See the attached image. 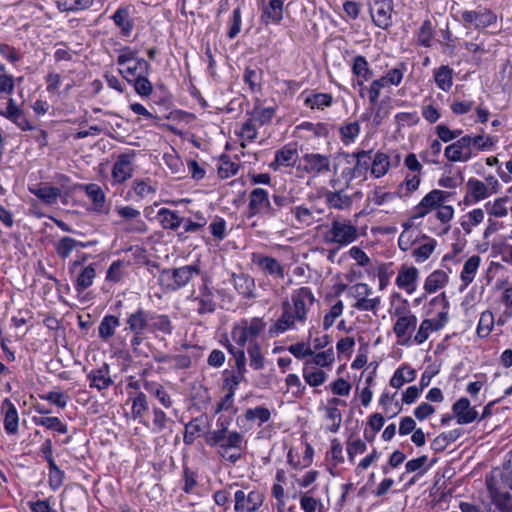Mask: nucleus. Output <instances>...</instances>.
I'll list each match as a JSON object with an SVG mask.
<instances>
[{"instance_id": "052dcab7", "label": "nucleus", "mask_w": 512, "mask_h": 512, "mask_svg": "<svg viewBox=\"0 0 512 512\" xmlns=\"http://www.w3.org/2000/svg\"><path fill=\"white\" fill-rule=\"evenodd\" d=\"M460 435L461 432L457 429L440 434L433 440L431 447L435 451H443L450 443L456 441Z\"/></svg>"}, {"instance_id": "2f4dec72", "label": "nucleus", "mask_w": 512, "mask_h": 512, "mask_svg": "<svg viewBox=\"0 0 512 512\" xmlns=\"http://www.w3.org/2000/svg\"><path fill=\"white\" fill-rule=\"evenodd\" d=\"M96 277L95 264L91 263L87 266L81 267L77 274L74 282V288L78 293L84 292L90 286H92Z\"/></svg>"}, {"instance_id": "72a5a7b5", "label": "nucleus", "mask_w": 512, "mask_h": 512, "mask_svg": "<svg viewBox=\"0 0 512 512\" xmlns=\"http://www.w3.org/2000/svg\"><path fill=\"white\" fill-rule=\"evenodd\" d=\"M489 489L492 502L503 512L512 509V496L507 491H502L500 488L495 487L489 480L486 481Z\"/></svg>"}, {"instance_id": "6e6d98bb", "label": "nucleus", "mask_w": 512, "mask_h": 512, "mask_svg": "<svg viewBox=\"0 0 512 512\" xmlns=\"http://www.w3.org/2000/svg\"><path fill=\"white\" fill-rule=\"evenodd\" d=\"M340 138L345 145L355 142L360 133V125L357 121L343 124L340 129Z\"/></svg>"}, {"instance_id": "864d4df0", "label": "nucleus", "mask_w": 512, "mask_h": 512, "mask_svg": "<svg viewBox=\"0 0 512 512\" xmlns=\"http://www.w3.org/2000/svg\"><path fill=\"white\" fill-rule=\"evenodd\" d=\"M507 197H500L485 204V210L490 217L504 218L508 215Z\"/></svg>"}, {"instance_id": "603ef678", "label": "nucleus", "mask_w": 512, "mask_h": 512, "mask_svg": "<svg viewBox=\"0 0 512 512\" xmlns=\"http://www.w3.org/2000/svg\"><path fill=\"white\" fill-rule=\"evenodd\" d=\"M302 373L305 382L311 387H318L327 379L326 372L319 368L303 365Z\"/></svg>"}, {"instance_id": "aec40b11", "label": "nucleus", "mask_w": 512, "mask_h": 512, "mask_svg": "<svg viewBox=\"0 0 512 512\" xmlns=\"http://www.w3.org/2000/svg\"><path fill=\"white\" fill-rule=\"evenodd\" d=\"M283 0H270L261 10L260 21L263 25L280 24L283 19Z\"/></svg>"}, {"instance_id": "f257e3e1", "label": "nucleus", "mask_w": 512, "mask_h": 512, "mask_svg": "<svg viewBox=\"0 0 512 512\" xmlns=\"http://www.w3.org/2000/svg\"><path fill=\"white\" fill-rule=\"evenodd\" d=\"M315 296L309 287L303 286L292 291L291 299L282 302V314L269 328L270 336H277L295 328L296 324H304Z\"/></svg>"}, {"instance_id": "1a4fd4ad", "label": "nucleus", "mask_w": 512, "mask_h": 512, "mask_svg": "<svg viewBox=\"0 0 512 512\" xmlns=\"http://www.w3.org/2000/svg\"><path fill=\"white\" fill-rule=\"evenodd\" d=\"M262 215L266 217H275L277 208H275L269 199V193L263 188H255L249 194L248 216Z\"/></svg>"}, {"instance_id": "6ab92c4d", "label": "nucleus", "mask_w": 512, "mask_h": 512, "mask_svg": "<svg viewBox=\"0 0 512 512\" xmlns=\"http://www.w3.org/2000/svg\"><path fill=\"white\" fill-rule=\"evenodd\" d=\"M371 152V150H359L351 154H346V161L349 165H352L354 175L358 178H365L371 164Z\"/></svg>"}, {"instance_id": "cd10ccee", "label": "nucleus", "mask_w": 512, "mask_h": 512, "mask_svg": "<svg viewBox=\"0 0 512 512\" xmlns=\"http://www.w3.org/2000/svg\"><path fill=\"white\" fill-rule=\"evenodd\" d=\"M173 329L172 321L168 315L150 311L149 333L160 332L164 335H171Z\"/></svg>"}, {"instance_id": "20e7f679", "label": "nucleus", "mask_w": 512, "mask_h": 512, "mask_svg": "<svg viewBox=\"0 0 512 512\" xmlns=\"http://www.w3.org/2000/svg\"><path fill=\"white\" fill-rule=\"evenodd\" d=\"M200 274L198 265H184L177 268L163 269L159 274V284L165 292H175L185 287L195 276Z\"/></svg>"}, {"instance_id": "9d476101", "label": "nucleus", "mask_w": 512, "mask_h": 512, "mask_svg": "<svg viewBox=\"0 0 512 512\" xmlns=\"http://www.w3.org/2000/svg\"><path fill=\"white\" fill-rule=\"evenodd\" d=\"M460 14L466 28L484 30L497 22V15L486 7H479L477 10H463Z\"/></svg>"}, {"instance_id": "c9c22d12", "label": "nucleus", "mask_w": 512, "mask_h": 512, "mask_svg": "<svg viewBox=\"0 0 512 512\" xmlns=\"http://www.w3.org/2000/svg\"><path fill=\"white\" fill-rule=\"evenodd\" d=\"M480 262V256L473 255L464 263L463 269L460 274V279L462 282L461 290L466 288L474 281V278L480 266Z\"/></svg>"}, {"instance_id": "c03bdc74", "label": "nucleus", "mask_w": 512, "mask_h": 512, "mask_svg": "<svg viewBox=\"0 0 512 512\" xmlns=\"http://www.w3.org/2000/svg\"><path fill=\"white\" fill-rule=\"evenodd\" d=\"M370 169L375 178L384 176L390 169L389 156L383 152H377L373 158L371 157Z\"/></svg>"}, {"instance_id": "f3484780", "label": "nucleus", "mask_w": 512, "mask_h": 512, "mask_svg": "<svg viewBox=\"0 0 512 512\" xmlns=\"http://www.w3.org/2000/svg\"><path fill=\"white\" fill-rule=\"evenodd\" d=\"M134 156V153H123L118 156L112 169V177L116 183H123L132 176Z\"/></svg>"}, {"instance_id": "a878e982", "label": "nucleus", "mask_w": 512, "mask_h": 512, "mask_svg": "<svg viewBox=\"0 0 512 512\" xmlns=\"http://www.w3.org/2000/svg\"><path fill=\"white\" fill-rule=\"evenodd\" d=\"M466 203H477L491 196L488 186L481 180L470 178L466 183Z\"/></svg>"}, {"instance_id": "2eb2a0df", "label": "nucleus", "mask_w": 512, "mask_h": 512, "mask_svg": "<svg viewBox=\"0 0 512 512\" xmlns=\"http://www.w3.org/2000/svg\"><path fill=\"white\" fill-rule=\"evenodd\" d=\"M416 325V316L401 317L396 320L393 331L400 345L409 346L412 343L411 334L415 330Z\"/></svg>"}, {"instance_id": "a211bd4d", "label": "nucleus", "mask_w": 512, "mask_h": 512, "mask_svg": "<svg viewBox=\"0 0 512 512\" xmlns=\"http://www.w3.org/2000/svg\"><path fill=\"white\" fill-rule=\"evenodd\" d=\"M444 155L451 162H467L474 156L464 137L448 145L444 150Z\"/></svg>"}, {"instance_id": "9b49d317", "label": "nucleus", "mask_w": 512, "mask_h": 512, "mask_svg": "<svg viewBox=\"0 0 512 512\" xmlns=\"http://www.w3.org/2000/svg\"><path fill=\"white\" fill-rule=\"evenodd\" d=\"M265 495L262 491L253 489L248 492L237 490L234 493L235 512H257L262 508Z\"/></svg>"}, {"instance_id": "680f3d73", "label": "nucleus", "mask_w": 512, "mask_h": 512, "mask_svg": "<svg viewBox=\"0 0 512 512\" xmlns=\"http://www.w3.org/2000/svg\"><path fill=\"white\" fill-rule=\"evenodd\" d=\"M494 323V315L491 311L482 312L477 326V335L481 338L487 337L492 331Z\"/></svg>"}, {"instance_id": "bf43d9fd", "label": "nucleus", "mask_w": 512, "mask_h": 512, "mask_svg": "<svg viewBox=\"0 0 512 512\" xmlns=\"http://www.w3.org/2000/svg\"><path fill=\"white\" fill-rule=\"evenodd\" d=\"M93 0H57V7L60 11H80L90 8Z\"/></svg>"}, {"instance_id": "09e8293b", "label": "nucleus", "mask_w": 512, "mask_h": 512, "mask_svg": "<svg viewBox=\"0 0 512 512\" xmlns=\"http://www.w3.org/2000/svg\"><path fill=\"white\" fill-rule=\"evenodd\" d=\"M441 328V325L438 321L434 319H424L417 330L412 342L420 345L424 343L430 336V333L433 331H437Z\"/></svg>"}, {"instance_id": "4c0bfd02", "label": "nucleus", "mask_w": 512, "mask_h": 512, "mask_svg": "<svg viewBox=\"0 0 512 512\" xmlns=\"http://www.w3.org/2000/svg\"><path fill=\"white\" fill-rule=\"evenodd\" d=\"M5 409L4 428L8 434H15L18 430V412L15 405L9 400L5 399L2 403Z\"/></svg>"}, {"instance_id": "423d86ee", "label": "nucleus", "mask_w": 512, "mask_h": 512, "mask_svg": "<svg viewBox=\"0 0 512 512\" xmlns=\"http://www.w3.org/2000/svg\"><path fill=\"white\" fill-rule=\"evenodd\" d=\"M115 212L119 216L116 223L124 233L143 235L148 232L149 227L138 209L130 205L116 206Z\"/></svg>"}, {"instance_id": "8fccbe9b", "label": "nucleus", "mask_w": 512, "mask_h": 512, "mask_svg": "<svg viewBox=\"0 0 512 512\" xmlns=\"http://www.w3.org/2000/svg\"><path fill=\"white\" fill-rule=\"evenodd\" d=\"M252 121L259 126L269 124L275 116L274 107H264L260 104L254 106L253 110L248 113Z\"/></svg>"}, {"instance_id": "4468645a", "label": "nucleus", "mask_w": 512, "mask_h": 512, "mask_svg": "<svg viewBox=\"0 0 512 512\" xmlns=\"http://www.w3.org/2000/svg\"><path fill=\"white\" fill-rule=\"evenodd\" d=\"M150 311L141 307L129 313L125 320V330L131 334H146L149 332Z\"/></svg>"}, {"instance_id": "79ce46f5", "label": "nucleus", "mask_w": 512, "mask_h": 512, "mask_svg": "<svg viewBox=\"0 0 512 512\" xmlns=\"http://www.w3.org/2000/svg\"><path fill=\"white\" fill-rule=\"evenodd\" d=\"M84 190L93 203V209L96 212H104L106 196L103 189L94 183L84 186Z\"/></svg>"}, {"instance_id": "e433bc0d", "label": "nucleus", "mask_w": 512, "mask_h": 512, "mask_svg": "<svg viewBox=\"0 0 512 512\" xmlns=\"http://www.w3.org/2000/svg\"><path fill=\"white\" fill-rule=\"evenodd\" d=\"M416 378V370L408 365H401L396 369L390 379V386L395 389H400L405 383H410Z\"/></svg>"}, {"instance_id": "f8f14e48", "label": "nucleus", "mask_w": 512, "mask_h": 512, "mask_svg": "<svg viewBox=\"0 0 512 512\" xmlns=\"http://www.w3.org/2000/svg\"><path fill=\"white\" fill-rule=\"evenodd\" d=\"M251 261L265 275L283 279L285 266L276 258L262 253H252Z\"/></svg>"}, {"instance_id": "a19ab883", "label": "nucleus", "mask_w": 512, "mask_h": 512, "mask_svg": "<svg viewBox=\"0 0 512 512\" xmlns=\"http://www.w3.org/2000/svg\"><path fill=\"white\" fill-rule=\"evenodd\" d=\"M433 76L439 89L448 92L453 85V69L448 65H441L434 69Z\"/></svg>"}, {"instance_id": "f03ea898", "label": "nucleus", "mask_w": 512, "mask_h": 512, "mask_svg": "<svg viewBox=\"0 0 512 512\" xmlns=\"http://www.w3.org/2000/svg\"><path fill=\"white\" fill-rule=\"evenodd\" d=\"M451 195L452 193L440 189L430 191L413 208L412 218H424L435 211L434 217L440 222V226L432 227L430 230L437 236L447 234L450 230V221L455 213L453 206L446 204Z\"/></svg>"}, {"instance_id": "5fc2aeb1", "label": "nucleus", "mask_w": 512, "mask_h": 512, "mask_svg": "<svg viewBox=\"0 0 512 512\" xmlns=\"http://www.w3.org/2000/svg\"><path fill=\"white\" fill-rule=\"evenodd\" d=\"M421 183L420 173H407L404 181L399 186V194L402 197H408L418 190Z\"/></svg>"}, {"instance_id": "4d7b16f0", "label": "nucleus", "mask_w": 512, "mask_h": 512, "mask_svg": "<svg viewBox=\"0 0 512 512\" xmlns=\"http://www.w3.org/2000/svg\"><path fill=\"white\" fill-rule=\"evenodd\" d=\"M464 139H467V145L469 146V148L472 150V148H476L480 151H488L490 150L494 144H495V141L493 139V137L491 136H483L481 134L479 135H465L463 136Z\"/></svg>"}, {"instance_id": "de8ad7c7", "label": "nucleus", "mask_w": 512, "mask_h": 512, "mask_svg": "<svg viewBox=\"0 0 512 512\" xmlns=\"http://www.w3.org/2000/svg\"><path fill=\"white\" fill-rule=\"evenodd\" d=\"M448 282V275L443 270L433 271L424 282V290L427 293H434L444 287Z\"/></svg>"}, {"instance_id": "0e129e2a", "label": "nucleus", "mask_w": 512, "mask_h": 512, "mask_svg": "<svg viewBox=\"0 0 512 512\" xmlns=\"http://www.w3.org/2000/svg\"><path fill=\"white\" fill-rule=\"evenodd\" d=\"M77 244V240L65 236L55 244V251L60 258L66 259L70 256L72 251L77 248Z\"/></svg>"}, {"instance_id": "473e14b6", "label": "nucleus", "mask_w": 512, "mask_h": 512, "mask_svg": "<svg viewBox=\"0 0 512 512\" xmlns=\"http://www.w3.org/2000/svg\"><path fill=\"white\" fill-rule=\"evenodd\" d=\"M233 284L237 292L244 298L251 299L255 297V281L248 274H233Z\"/></svg>"}, {"instance_id": "412c9836", "label": "nucleus", "mask_w": 512, "mask_h": 512, "mask_svg": "<svg viewBox=\"0 0 512 512\" xmlns=\"http://www.w3.org/2000/svg\"><path fill=\"white\" fill-rule=\"evenodd\" d=\"M419 271L414 266H402L398 272L395 283L400 288L405 290L408 294L415 292L417 288V280Z\"/></svg>"}, {"instance_id": "ddd939ff", "label": "nucleus", "mask_w": 512, "mask_h": 512, "mask_svg": "<svg viewBox=\"0 0 512 512\" xmlns=\"http://www.w3.org/2000/svg\"><path fill=\"white\" fill-rule=\"evenodd\" d=\"M304 170L314 176L324 175L331 170V159L328 155L307 153L303 155Z\"/></svg>"}, {"instance_id": "a18cd8bd", "label": "nucleus", "mask_w": 512, "mask_h": 512, "mask_svg": "<svg viewBox=\"0 0 512 512\" xmlns=\"http://www.w3.org/2000/svg\"><path fill=\"white\" fill-rule=\"evenodd\" d=\"M120 325V320L115 315H105L98 326L99 337L103 341L109 340L114 334L117 327Z\"/></svg>"}, {"instance_id": "338daca9", "label": "nucleus", "mask_w": 512, "mask_h": 512, "mask_svg": "<svg viewBox=\"0 0 512 512\" xmlns=\"http://www.w3.org/2000/svg\"><path fill=\"white\" fill-rule=\"evenodd\" d=\"M148 75L149 74L141 75L130 82L133 84L135 92L143 98L149 97L153 91V86L148 79Z\"/></svg>"}, {"instance_id": "c756f323", "label": "nucleus", "mask_w": 512, "mask_h": 512, "mask_svg": "<svg viewBox=\"0 0 512 512\" xmlns=\"http://www.w3.org/2000/svg\"><path fill=\"white\" fill-rule=\"evenodd\" d=\"M29 191L46 205L56 204L62 193L60 188L48 184L29 187Z\"/></svg>"}, {"instance_id": "393cba45", "label": "nucleus", "mask_w": 512, "mask_h": 512, "mask_svg": "<svg viewBox=\"0 0 512 512\" xmlns=\"http://www.w3.org/2000/svg\"><path fill=\"white\" fill-rule=\"evenodd\" d=\"M290 213L293 217L291 224L295 228H306L316 222L314 210L306 205L293 206Z\"/></svg>"}, {"instance_id": "dca6fc26", "label": "nucleus", "mask_w": 512, "mask_h": 512, "mask_svg": "<svg viewBox=\"0 0 512 512\" xmlns=\"http://www.w3.org/2000/svg\"><path fill=\"white\" fill-rule=\"evenodd\" d=\"M375 13L371 10V16L374 24L381 29H388L392 25V0H376Z\"/></svg>"}, {"instance_id": "5701e85b", "label": "nucleus", "mask_w": 512, "mask_h": 512, "mask_svg": "<svg viewBox=\"0 0 512 512\" xmlns=\"http://www.w3.org/2000/svg\"><path fill=\"white\" fill-rule=\"evenodd\" d=\"M297 159V148L292 144H287L275 152V158L274 161L271 162L270 167L274 171L282 167H292L296 164Z\"/></svg>"}, {"instance_id": "7c9ffc66", "label": "nucleus", "mask_w": 512, "mask_h": 512, "mask_svg": "<svg viewBox=\"0 0 512 512\" xmlns=\"http://www.w3.org/2000/svg\"><path fill=\"white\" fill-rule=\"evenodd\" d=\"M352 73L357 77V84L362 86L364 82L370 80L373 76V71L369 67V63L362 55H357L352 60Z\"/></svg>"}, {"instance_id": "4be33fe9", "label": "nucleus", "mask_w": 512, "mask_h": 512, "mask_svg": "<svg viewBox=\"0 0 512 512\" xmlns=\"http://www.w3.org/2000/svg\"><path fill=\"white\" fill-rule=\"evenodd\" d=\"M452 411L457 419V423L461 425L470 424L478 417V412L471 407L470 401L466 397H461L452 406Z\"/></svg>"}, {"instance_id": "e2e57ef3", "label": "nucleus", "mask_w": 512, "mask_h": 512, "mask_svg": "<svg viewBox=\"0 0 512 512\" xmlns=\"http://www.w3.org/2000/svg\"><path fill=\"white\" fill-rule=\"evenodd\" d=\"M132 190L138 197L143 199L151 194H155L157 188L150 179H135L132 182Z\"/></svg>"}, {"instance_id": "13d9d810", "label": "nucleus", "mask_w": 512, "mask_h": 512, "mask_svg": "<svg viewBox=\"0 0 512 512\" xmlns=\"http://www.w3.org/2000/svg\"><path fill=\"white\" fill-rule=\"evenodd\" d=\"M484 217V210L481 208H475L466 214V219L461 222V227L467 234H469L473 227H476L483 222Z\"/></svg>"}, {"instance_id": "c85d7f7f", "label": "nucleus", "mask_w": 512, "mask_h": 512, "mask_svg": "<svg viewBox=\"0 0 512 512\" xmlns=\"http://www.w3.org/2000/svg\"><path fill=\"white\" fill-rule=\"evenodd\" d=\"M132 64H126L123 69H120V74L128 81L131 82L136 77L150 73V64L143 58H137L132 61Z\"/></svg>"}, {"instance_id": "3c124183", "label": "nucleus", "mask_w": 512, "mask_h": 512, "mask_svg": "<svg viewBox=\"0 0 512 512\" xmlns=\"http://www.w3.org/2000/svg\"><path fill=\"white\" fill-rule=\"evenodd\" d=\"M158 217L164 229L177 230L183 223V218L177 212L167 208H161Z\"/></svg>"}, {"instance_id": "7ed1b4c3", "label": "nucleus", "mask_w": 512, "mask_h": 512, "mask_svg": "<svg viewBox=\"0 0 512 512\" xmlns=\"http://www.w3.org/2000/svg\"><path fill=\"white\" fill-rule=\"evenodd\" d=\"M209 446L217 449V454L224 460L235 464L242 457L245 447L244 435L236 430L229 433L210 432L206 438Z\"/></svg>"}, {"instance_id": "39448f33", "label": "nucleus", "mask_w": 512, "mask_h": 512, "mask_svg": "<svg viewBox=\"0 0 512 512\" xmlns=\"http://www.w3.org/2000/svg\"><path fill=\"white\" fill-rule=\"evenodd\" d=\"M358 238V229L349 219L335 218L329 229L324 233L323 240L326 244L347 246Z\"/></svg>"}, {"instance_id": "b1692460", "label": "nucleus", "mask_w": 512, "mask_h": 512, "mask_svg": "<svg viewBox=\"0 0 512 512\" xmlns=\"http://www.w3.org/2000/svg\"><path fill=\"white\" fill-rule=\"evenodd\" d=\"M89 386L95 388L98 391L107 389L113 384V380L110 375L109 365L104 363L101 367L91 370L87 374Z\"/></svg>"}, {"instance_id": "0eeeda50", "label": "nucleus", "mask_w": 512, "mask_h": 512, "mask_svg": "<svg viewBox=\"0 0 512 512\" xmlns=\"http://www.w3.org/2000/svg\"><path fill=\"white\" fill-rule=\"evenodd\" d=\"M266 328V323L262 318L254 317L250 321L242 320L239 324L233 326L231 331L232 340L241 347H245L249 341L255 342L257 338Z\"/></svg>"}, {"instance_id": "69168bd1", "label": "nucleus", "mask_w": 512, "mask_h": 512, "mask_svg": "<svg viewBox=\"0 0 512 512\" xmlns=\"http://www.w3.org/2000/svg\"><path fill=\"white\" fill-rule=\"evenodd\" d=\"M15 88V79L8 74L5 65L0 66V98L11 95Z\"/></svg>"}, {"instance_id": "58836bf2", "label": "nucleus", "mask_w": 512, "mask_h": 512, "mask_svg": "<svg viewBox=\"0 0 512 512\" xmlns=\"http://www.w3.org/2000/svg\"><path fill=\"white\" fill-rule=\"evenodd\" d=\"M419 240L425 242L413 249L412 256L415 258L416 262L422 263L432 255L437 246V241L425 234H423Z\"/></svg>"}, {"instance_id": "f704fd0d", "label": "nucleus", "mask_w": 512, "mask_h": 512, "mask_svg": "<svg viewBox=\"0 0 512 512\" xmlns=\"http://www.w3.org/2000/svg\"><path fill=\"white\" fill-rule=\"evenodd\" d=\"M334 361L335 356L333 348H328L327 350L318 353L312 351V355L304 361L303 365L321 369L331 367Z\"/></svg>"}, {"instance_id": "ea45409f", "label": "nucleus", "mask_w": 512, "mask_h": 512, "mask_svg": "<svg viewBox=\"0 0 512 512\" xmlns=\"http://www.w3.org/2000/svg\"><path fill=\"white\" fill-rule=\"evenodd\" d=\"M333 101V97L329 93L312 92L305 97L304 105L310 109L323 110L331 107Z\"/></svg>"}, {"instance_id": "37998d69", "label": "nucleus", "mask_w": 512, "mask_h": 512, "mask_svg": "<svg viewBox=\"0 0 512 512\" xmlns=\"http://www.w3.org/2000/svg\"><path fill=\"white\" fill-rule=\"evenodd\" d=\"M112 20L114 21L115 25L120 28L121 35L123 37L130 36L132 29H133V23L129 19V10L126 7H119L115 13L112 15Z\"/></svg>"}, {"instance_id": "6e6552de", "label": "nucleus", "mask_w": 512, "mask_h": 512, "mask_svg": "<svg viewBox=\"0 0 512 512\" xmlns=\"http://www.w3.org/2000/svg\"><path fill=\"white\" fill-rule=\"evenodd\" d=\"M188 300L192 309L199 315L213 313L216 309L214 289L208 285L206 279H203V283L199 286L198 291H192Z\"/></svg>"}, {"instance_id": "774afa93", "label": "nucleus", "mask_w": 512, "mask_h": 512, "mask_svg": "<svg viewBox=\"0 0 512 512\" xmlns=\"http://www.w3.org/2000/svg\"><path fill=\"white\" fill-rule=\"evenodd\" d=\"M407 70L406 64L403 62L398 63V65L392 69H390L386 75L382 76L387 85L398 86L404 77V73Z\"/></svg>"}, {"instance_id": "bb28decb", "label": "nucleus", "mask_w": 512, "mask_h": 512, "mask_svg": "<svg viewBox=\"0 0 512 512\" xmlns=\"http://www.w3.org/2000/svg\"><path fill=\"white\" fill-rule=\"evenodd\" d=\"M325 203L328 207L337 210H346L352 206V197L345 190L331 191L326 190L323 194Z\"/></svg>"}, {"instance_id": "49530a36", "label": "nucleus", "mask_w": 512, "mask_h": 512, "mask_svg": "<svg viewBox=\"0 0 512 512\" xmlns=\"http://www.w3.org/2000/svg\"><path fill=\"white\" fill-rule=\"evenodd\" d=\"M0 116L15 124L22 131H30L33 129L32 124L27 119L22 108L13 111H0Z\"/></svg>"}]
</instances>
